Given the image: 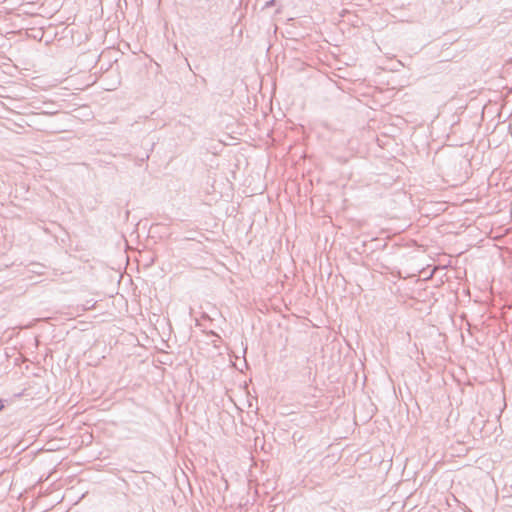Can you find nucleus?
Returning <instances> with one entry per match:
<instances>
[{
	"label": "nucleus",
	"mask_w": 512,
	"mask_h": 512,
	"mask_svg": "<svg viewBox=\"0 0 512 512\" xmlns=\"http://www.w3.org/2000/svg\"><path fill=\"white\" fill-rule=\"evenodd\" d=\"M275 2H276V0H270V1L266 2L265 8L273 6L275 4Z\"/></svg>",
	"instance_id": "f257e3e1"
},
{
	"label": "nucleus",
	"mask_w": 512,
	"mask_h": 512,
	"mask_svg": "<svg viewBox=\"0 0 512 512\" xmlns=\"http://www.w3.org/2000/svg\"><path fill=\"white\" fill-rule=\"evenodd\" d=\"M5 408L4 400L0 398V411H2Z\"/></svg>",
	"instance_id": "f03ea898"
}]
</instances>
